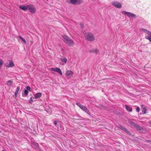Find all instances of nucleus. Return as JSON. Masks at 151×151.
I'll return each mask as SVG.
<instances>
[{"instance_id": "nucleus-1", "label": "nucleus", "mask_w": 151, "mask_h": 151, "mask_svg": "<svg viewBox=\"0 0 151 151\" xmlns=\"http://www.w3.org/2000/svg\"><path fill=\"white\" fill-rule=\"evenodd\" d=\"M62 37L63 41L70 46H72L74 45L73 42L70 37L65 35H62Z\"/></svg>"}, {"instance_id": "nucleus-2", "label": "nucleus", "mask_w": 151, "mask_h": 151, "mask_svg": "<svg viewBox=\"0 0 151 151\" xmlns=\"http://www.w3.org/2000/svg\"><path fill=\"white\" fill-rule=\"evenodd\" d=\"M84 36L86 39L88 41L91 42L95 40L94 35L91 32H86Z\"/></svg>"}, {"instance_id": "nucleus-3", "label": "nucleus", "mask_w": 151, "mask_h": 151, "mask_svg": "<svg viewBox=\"0 0 151 151\" xmlns=\"http://www.w3.org/2000/svg\"><path fill=\"white\" fill-rule=\"evenodd\" d=\"M67 2L68 3H70L71 4L76 5L79 4L83 3V0H67Z\"/></svg>"}, {"instance_id": "nucleus-4", "label": "nucleus", "mask_w": 151, "mask_h": 151, "mask_svg": "<svg viewBox=\"0 0 151 151\" xmlns=\"http://www.w3.org/2000/svg\"><path fill=\"white\" fill-rule=\"evenodd\" d=\"M122 13L124 15H127V16L129 18L132 17L134 18H136L137 17V16L135 14L129 12L123 11L122 12Z\"/></svg>"}, {"instance_id": "nucleus-5", "label": "nucleus", "mask_w": 151, "mask_h": 151, "mask_svg": "<svg viewBox=\"0 0 151 151\" xmlns=\"http://www.w3.org/2000/svg\"><path fill=\"white\" fill-rule=\"evenodd\" d=\"M28 10H29V12L32 14L35 13L36 12L35 8L33 7L32 5L30 4L28 5Z\"/></svg>"}, {"instance_id": "nucleus-6", "label": "nucleus", "mask_w": 151, "mask_h": 151, "mask_svg": "<svg viewBox=\"0 0 151 151\" xmlns=\"http://www.w3.org/2000/svg\"><path fill=\"white\" fill-rule=\"evenodd\" d=\"M78 106L80 107L82 109L85 111L88 114H90V112L89 110L87 109V108L85 106L83 105L82 104H77Z\"/></svg>"}, {"instance_id": "nucleus-7", "label": "nucleus", "mask_w": 151, "mask_h": 151, "mask_svg": "<svg viewBox=\"0 0 151 151\" xmlns=\"http://www.w3.org/2000/svg\"><path fill=\"white\" fill-rule=\"evenodd\" d=\"M111 4L117 8H120L122 7L121 4L118 2L113 1Z\"/></svg>"}, {"instance_id": "nucleus-8", "label": "nucleus", "mask_w": 151, "mask_h": 151, "mask_svg": "<svg viewBox=\"0 0 151 151\" xmlns=\"http://www.w3.org/2000/svg\"><path fill=\"white\" fill-rule=\"evenodd\" d=\"M51 70L53 71L57 72L60 75H62V73L61 70L58 68H51Z\"/></svg>"}, {"instance_id": "nucleus-9", "label": "nucleus", "mask_w": 151, "mask_h": 151, "mask_svg": "<svg viewBox=\"0 0 151 151\" xmlns=\"http://www.w3.org/2000/svg\"><path fill=\"white\" fill-rule=\"evenodd\" d=\"M5 66L7 67H13L14 66V64L12 61L9 60V63L6 64Z\"/></svg>"}, {"instance_id": "nucleus-10", "label": "nucleus", "mask_w": 151, "mask_h": 151, "mask_svg": "<svg viewBox=\"0 0 151 151\" xmlns=\"http://www.w3.org/2000/svg\"><path fill=\"white\" fill-rule=\"evenodd\" d=\"M141 109L142 110V114H144L146 113L147 109L144 105H142L141 106Z\"/></svg>"}, {"instance_id": "nucleus-11", "label": "nucleus", "mask_w": 151, "mask_h": 151, "mask_svg": "<svg viewBox=\"0 0 151 151\" xmlns=\"http://www.w3.org/2000/svg\"><path fill=\"white\" fill-rule=\"evenodd\" d=\"M73 73L71 70H68L66 71L65 73V76L67 77H70L73 75Z\"/></svg>"}, {"instance_id": "nucleus-12", "label": "nucleus", "mask_w": 151, "mask_h": 151, "mask_svg": "<svg viewBox=\"0 0 151 151\" xmlns=\"http://www.w3.org/2000/svg\"><path fill=\"white\" fill-rule=\"evenodd\" d=\"M28 5H27L26 6L24 5H20L19 6V8L23 10L24 11H26L27 9H28Z\"/></svg>"}, {"instance_id": "nucleus-13", "label": "nucleus", "mask_w": 151, "mask_h": 151, "mask_svg": "<svg viewBox=\"0 0 151 151\" xmlns=\"http://www.w3.org/2000/svg\"><path fill=\"white\" fill-rule=\"evenodd\" d=\"M141 29L144 32L147 34L149 36H151V32H150V31H148V30L146 29H145L143 28L142 29Z\"/></svg>"}, {"instance_id": "nucleus-14", "label": "nucleus", "mask_w": 151, "mask_h": 151, "mask_svg": "<svg viewBox=\"0 0 151 151\" xmlns=\"http://www.w3.org/2000/svg\"><path fill=\"white\" fill-rule=\"evenodd\" d=\"M42 95V93H41L39 92L36 93L34 95V97L35 99H37L40 97Z\"/></svg>"}, {"instance_id": "nucleus-15", "label": "nucleus", "mask_w": 151, "mask_h": 151, "mask_svg": "<svg viewBox=\"0 0 151 151\" xmlns=\"http://www.w3.org/2000/svg\"><path fill=\"white\" fill-rule=\"evenodd\" d=\"M28 93V91L27 90L25 89L24 91V93L22 94V96L23 97H26Z\"/></svg>"}, {"instance_id": "nucleus-16", "label": "nucleus", "mask_w": 151, "mask_h": 151, "mask_svg": "<svg viewBox=\"0 0 151 151\" xmlns=\"http://www.w3.org/2000/svg\"><path fill=\"white\" fill-rule=\"evenodd\" d=\"M135 128L138 130L140 131L141 132H142L143 131V128L139 126L138 124Z\"/></svg>"}, {"instance_id": "nucleus-17", "label": "nucleus", "mask_w": 151, "mask_h": 151, "mask_svg": "<svg viewBox=\"0 0 151 151\" xmlns=\"http://www.w3.org/2000/svg\"><path fill=\"white\" fill-rule=\"evenodd\" d=\"M98 52V50L95 49H91L89 51V52L90 53H96V54H97Z\"/></svg>"}, {"instance_id": "nucleus-18", "label": "nucleus", "mask_w": 151, "mask_h": 151, "mask_svg": "<svg viewBox=\"0 0 151 151\" xmlns=\"http://www.w3.org/2000/svg\"><path fill=\"white\" fill-rule=\"evenodd\" d=\"M125 108L128 111H129V112H131L132 111V108L126 105H125Z\"/></svg>"}, {"instance_id": "nucleus-19", "label": "nucleus", "mask_w": 151, "mask_h": 151, "mask_svg": "<svg viewBox=\"0 0 151 151\" xmlns=\"http://www.w3.org/2000/svg\"><path fill=\"white\" fill-rule=\"evenodd\" d=\"M60 60L65 63H66L67 61V60L66 58H60Z\"/></svg>"}, {"instance_id": "nucleus-20", "label": "nucleus", "mask_w": 151, "mask_h": 151, "mask_svg": "<svg viewBox=\"0 0 151 151\" xmlns=\"http://www.w3.org/2000/svg\"><path fill=\"white\" fill-rule=\"evenodd\" d=\"M13 81L11 80H9L7 81V85L9 86H12Z\"/></svg>"}, {"instance_id": "nucleus-21", "label": "nucleus", "mask_w": 151, "mask_h": 151, "mask_svg": "<svg viewBox=\"0 0 151 151\" xmlns=\"http://www.w3.org/2000/svg\"><path fill=\"white\" fill-rule=\"evenodd\" d=\"M129 123L133 127H137V124L135 123L134 122H133L132 121H130L129 122Z\"/></svg>"}, {"instance_id": "nucleus-22", "label": "nucleus", "mask_w": 151, "mask_h": 151, "mask_svg": "<svg viewBox=\"0 0 151 151\" xmlns=\"http://www.w3.org/2000/svg\"><path fill=\"white\" fill-rule=\"evenodd\" d=\"M19 37L24 42L25 44L26 43V41L25 40L20 36H19Z\"/></svg>"}, {"instance_id": "nucleus-23", "label": "nucleus", "mask_w": 151, "mask_h": 151, "mask_svg": "<svg viewBox=\"0 0 151 151\" xmlns=\"http://www.w3.org/2000/svg\"><path fill=\"white\" fill-rule=\"evenodd\" d=\"M123 131L129 134H131L130 132L126 128H125L124 129Z\"/></svg>"}, {"instance_id": "nucleus-24", "label": "nucleus", "mask_w": 151, "mask_h": 151, "mask_svg": "<svg viewBox=\"0 0 151 151\" xmlns=\"http://www.w3.org/2000/svg\"><path fill=\"white\" fill-rule=\"evenodd\" d=\"M145 38L147 40H149V41L151 42V36H146L145 37Z\"/></svg>"}, {"instance_id": "nucleus-25", "label": "nucleus", "mask_w": 151, "mask_h": 151, "mask_svg": "<svg viewBox=\"0 0 151 151\" xmlns=\"http://www.w3.org/2000/svg\"><path fill=\"white\" fill-rule=\"evenodd\" d=\"M119 127L122 130H123V131L124 130V129L125 128V127H124L121 125H119Z\"/></svg>"}, {"instance_id": "nucleus-26", "label": "nucleus", "mask_w": 151, "mask_h": 151, "mask_svg": "<svg viewBox=\"0 0 151 151\" xmlns=\"http://www.w3.org/2000/svg\"><path fill=\"white\" fill-rule=\"evenodd\" d=\"M119 127L122 130H123V131L124 130V129L125 128V127H124L121 125H119Z\"/></svg>"}, {"instance_id": "nucleus-27", "label": "nucleus", "mask_w": 151, "mask_h": 151, "mask_svg": "<svg viewBox=\"0 0 151 151\" xmlns=\"http://www.w3.org/2000/svg\"><path fill=\"white\" fill-rule=\"evenodd\" d=\"M26 88H27L26 90H27L28 91H32V90H31V88L29 86H27Z\"/></svg>"}, {"instance_id": "nucleus-28", "label": "nucleus", "mask_w": 151, "mask_h": 151, "mask_svg": "<svg viewBox=\"0 0 151 151\" xmlns=\"http://www.w3.org/2000/svg\"><path fill=\"white\" fill-rule=\"evenodd\" d=\"M32 98H33V99H35L34 97H31L29 101V103H31L33 101Z\"/></svg>"}, {"instance_id": "nucleus-29", "label": "nucleus", "mask_w": 151, "mask_h": 151, "mask_svg": "<svg viewBox=\"0 0 151 151\" xmlns=\"http://www.w3.org/2000/svg\"><path fill=\"white\" fill-rule=\"evenodd\" d=\"M20 87L19 86H18L17 88V89L16 91L18 92V91H19L20 90Z\"/></svg>"}, {"instance_id": "nucleus-30", "label": "nucleus", "mask_w": 151, "mask_h": 151, "mask_svg": "<svg viewBox=\"0 0 151 151\" xmlns=\"http://www.w3.org/2000/svg\"><path fill=\"white\" fill-rule=\"evenodd\" d=\"M3 63V61L2 60L0 59V65L2 64Z\"/></svg>"}, {"instance_id": "nucleus-31", "label": "nucleus", "mask_w": 151, "mask_h": 151, "mask_svg": "<svg viewBox=\"0 0 151 151\" xmlns=\"http://www.w3.org/2000/svg\"><path fill=\"white\" fill-rule=\"evenodd\" d=\"M140 110V108L139 107H137L136 109V111H137L139 112Z\"/></svg>"}, {"instance_id": "nucleus-32", "label": "nucleus", "mask_w": 151, "mask_h": 151, "mask_svg": "<svg viewBox=\"0 0 151 151\" xmlns=\"http://www.w3.org/2000/svg\"><path fill=\"white\" fill-rule=\"evenodd\" d=\"M18 93V92L15 91V97H16L17 96V95Z\"/></svg>"}, {"instance_id": "nucleus-33", "label": "nucleus", "mask_w": 151, "mask_h": 151, "mask_svg": "<svg viewBox=\"0 0 151 151\" xmlns=\"http://www.w3.org/2000/svg\"><path fill=\"white\" fill-rule=\"evenodd\" d=\"M54 124L55 125H56L57 124V122L56 121H55L54 122Z\"/></svg>"}, {"instance_id": "nucleus-34", "label": "nucleus", "mask_w": 151, "mask_h": 151, "mask_svg": "<svg viewBox=\"0 0 151 151\" xmlns=\"http://www.w3.org/2000/svg\"><path fill=\"white\" fill-rule=\"evenodd\" d=\"M81 27L82 28H83L84 27L83 25V24H82V23L80 24Z\"/></svg>"}, {"instance_id": "nucleus-35", "label": "nucleus", "mask_w": 151, "mask_h": 151, "mask_svg": "<svg viewBox=\"0 0 151 151\" xmlns=\"http://www.w3.org/2000/svg\"><path fill=\"white\" fill-rule=\"evenodd\" d=\"M147 141L148 142H151V141L149 140H147Z\"/></svg>"}, {"instance_id": "nucleus-36", "label": "nucleus", "mask_w": 151, "mask_h": 151, "mask_svg": "<svg viewBox=\"0 0 151 151\" xmlns=\"http://www.w3.org/2000/svg\"><path fill=\"white\" fill-rule=\"evenodd\" d=\"M76 104H78V103H76Z\"/></svg>"}]
</instances>
